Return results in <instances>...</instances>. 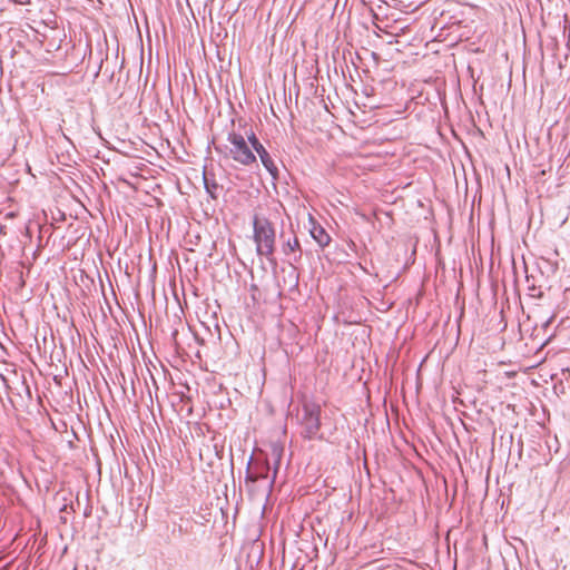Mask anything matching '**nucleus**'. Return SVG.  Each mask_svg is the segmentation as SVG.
I'll return each instance as SVG.
<instances>
[{
    "instance_id": "1",
    "label": "nucleus",
    "mask_w": 570,
    "mask_h": 570,
    "mask_svg": "<svg viewBox=\"0 0 570 570\" xmlns=\"http://www.w3.org/2000/svg\"><path fill=\"white\" fill-rule=\"evenodd\" d=\"M322 407L318 403L305 400L302 403L301 413L297 414V421L301 426V436L305 440H323L321 430Z\"/></svg>"
},
{
    "instance_id": "2",
    "label": "nucleus",
    "mask_w": 570,
    "mask_h": 570,
    "mask_svg": "<svg viewBox=\"0 0 570 570\" xmlns=\"http://www.w3.org/2000/svg\"><path fill=\"white\" fill-rule=\"evenodd\" d=\"M276 233L273 224L265 217L255 216L253 219V239L256 244V253L273 259L275 252Z\"/></svg>"
},
{
    "instance_id": "3",
    "label": "nucleus",
    "mask_w": 570,
    "mask_h": 570,
    "mask_svg": "<svg viewBox=\"0 0 570 570\" xmlns=\"http://www.w3.org/2000/svg\"><path fill=\"white\" fill-rule=\"evenodd\" d=\"M227 140L230 144L229 155L236 163L244 166L256 163V156L242 134L232 131L228 134Z\"/></svg>"
},
{
    "instance_id": "4",
    "label": "nucleus",
    "mask_w": 570,
    "mask_h": 570,
    "mask_svg": "<svg viewBox=\"0 0 570 570\" xmlns=\"http://www.w3.org/2000/svg\"><path fill=\"white\" fill-rule=\"evenodd\" d=\"M268 472H269V466L267 463L261 464V465L255 464L254 469L252 470L250 461H249L247 464V469H246L245 482L247 485L255 484L257 482H263V483H265L264 490L266 492H269L274 485L276 471L274 472V474L271 479L268 478Z\"/></svg>"
},
{
    "instance_id": "5",
    "label": "nucleus",
    "mask_w": 570,
    "mask_h": 570,
    "mask_svg": "<svg viewBox=\"0 0 570 570\" xmlns=\"http://www.w3.org/2000/svg\"><path fill=\"white\" fill-rule=\"evenodd\" d=\"M309 234L312 238L322 247L328 246L331 243V236L325 228L320 225L312 216H309Z\"/></svg>"
},
{
    "instance_id": "6",
    "label": "nucleus",
    "mask_w": 570,
    "mask_h": 570,
    "mask_svg": "<svg viewBox=\"0 0 570 570\" xmlns=\"http://www.w3.org/2000/svg\"><path fill=\"white\" fill-rule=\"evenodd\" d=\"M255 151L258 154L261 161L263 166L266 168V170L276 178L278 175V169L276 165L274 164V160L272 159L271 155L266 150V148L262 145L259 147H256Z\"/></svg>"
},
{
    "instance_id": "7",
    "label": "nucleus",
    "mask_w": 570,
    "mask_h": 570,
    "mask_svg": "<svg viewBox=\"0 0 570 570\" xmlns=\"http://www.w3.org/2000/svg\"><path fill=\"white\" fill-rule=\"evenodd\" d=\"M283 253L286 256H289L291 254L298 253V255L294 257L295 262L301 258V253H302L301 244H299V240H298V238L296 236H294L292 239L289 238L286 242H284V244H283Z\"/></svg>"
},
{
    "instance_id": "8",
    "label": "nucleus",
    "mask_w": 570,
    "mask_h": 570,
    "mask_svg": "<svg viewBox=\"0 0 570 570\" xmlns=\"http://www.w3.org/2000/svg\"><path fill=\"white\" fill-rule=\"evenodd\" d=\"M203 180L205 189L210 195V197L213 199L217 198V190L219 188V185L216 183V180L213 177H210L206 171H204Z\"/></svg>"
},
{
    "instance_id": "9",
    "label": "nucleus",
    "mask_w": 570,
    "mask_h": 570,
    "mask_svg": "<svg viewBox=\"0 0 570 570\" xmlns=\"http://www.w3.org/2000/svg\"><path fill=\"white\" fill-rule=\"evenodd\" d=\"M247 140L250 144L252 148L255 150L256 147L262 146L261 141L256 137L255 132L250 130L249 134H247Z\"/></svg>"
}]
</instances>
